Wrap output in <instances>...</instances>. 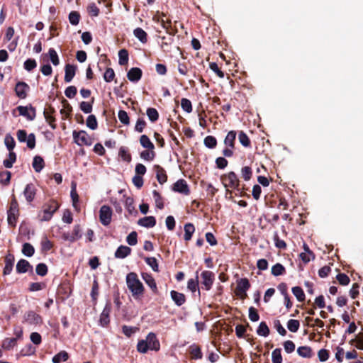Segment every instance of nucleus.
<instances>
[{
    "label": "nucleus",
    "instance_id": "473e14b6",
    "mask_svg": "<svg viewBox=\"0 0 363 363\" xmlns=\"http://www.w3.org/2000/svg\"><path fill=\"white\" fill-rule=\"evenodd\" d=\"M133 35L138 38L142 43H146L147 42V34L141 28H137L133 30Z\"/></svg>",
    "mask_w": 363,
    "mask_h": 363
},
{
    "label": "nucleus",
    "instance_id": "5701e85b",
    "mask_svg": "<svg viewBox=\"0 0 363 363\" xmlns=\"http://www.w3.org/2000/svg\"><path fill=\"white\" fill-rule=\"evenodd\" d=\"M170 296L172 301L177 306H181L186 302V296L182 293L172 290L170 292Z\"/></svg>",
    "mask_w": 363,
    "mask_h": 363
},
{
    "label": "nucleus",
    "instance_id": "bf43d9fd",
    "mask_svg": "<svg viewBox=\"0 0 363 363\" xmlns=\"http://www.w3.org/2000/svg\"><path fill=\"white\" fill-rule=\"evenodd\" d=\"M118 116L119 121L123 125H128L130 124V118L125 111L120 110L118 111Z\"/></svg>",
    "mask_w": 363,
    "mask_h": 363
},
{
    "label": "nucleus",
    "instance_id": "6e6d98bb",
    "mask_svg": "<svg viewBox=\"0 0 363 363\" xmlns=\"http://www.w3.org/2000/svg\"><path fill=\"white\" fill-rule=\"evenodd\" d=\"M125 206L130 214H133V213H137V211L134 206V201L133 198L127 197L125 201Z\"/></svg>",
    "mask_w": 363,
    "mask_h": 363
},
{
    "label": "nucleus",
    "instance_id": "b1692460",
    "mask_svg": "<svg viewBox=\"0 0 363 363\" xmlns=\"http://www.w3.org/2000/svg\"><path fill=\"white\" fill-rule=\"evenodd\" d=\"M154 169L156 172V178L160 184H163L167 180V175L166 171L161 166L156 164L154 166Z\"/></svg>",
    "mask_w": 363,
    "mask_h": 363
},
{
    "label": "nucleus",
    "instance_id": "774afa93",
    "mask_svg": "<svg viewBox=\"0 0 363 363\" xmlns=\"http://www.w3.org/2000/svg\"><path fill=\"white\" fill-rule=\"evenodd\" d=\"M118 155L123 161H125L127 162H130L131 161V155L128 152V150L125 147H121L119 150Z\"/></svg>",
    "mask_w": 363,
    "mask_h": 363
},
{
    "label": "nucleus",
    "instance_id": "6e6552de",
    "mask_svg": "<svg viewBox=\"0 0 363 363\" xmlns=\"http://www.w3.org/2000/svg\"><path fill=\"white\" fill-rule=\"evenodd\" d=\"M73 138L74 142L78 145H86L90 146L92 144L91 139L88 135L87 133L84 130H74L72 133Z\"/></svg>",
    "mask_w": 363,
    "mask_h": 363
},
{
    "label": "nucleus",
    "instance_id": "f8f14e48",
    "mask_svg": "<svg viewBox=\"0 0 363 363\" xmlns=\"http://www.w3.org/2000/svg\"><path fill=\"white\" fill-rule=\"evenodd\" d=\"M17 110L21 116L26 117L29 121H33L35 118V108L31 105L28 106H19Z\"/></svg>",
    "mask_w": 363,
    "mask_h": 363
},
{
    "label": "nucleus",
    "instance_id": "ddd939ff",
    "mask_svg": "<svg viewBox=\"0 0 363 363\" xmlns=\"http://www.w3.org/2000/svg\"><path fill=\"white\" fill-rule=\"evenodd\" d=\"M188 353L191 360L201 359L203 357V353L201 347L194 343L188 347Z\"/></svg>",
    "mask_w": 363,
    "mask_h": 363
},
{
    "label": "nucleus",
    "instance_id": "4468645a",
    "mask_svg": "<svg viewBox=\"0 0 363 363\" xmlns=\"http://www.w3.org/2000/svg\"><path fill=\"white\" fill-rule=\"evenodd\" d=\"M37 189L33 183L28 184L23 191V195L28 203H31L36 195Z\"/></svg>",
    "mask_w": 363,
    "mask_h": 363
},
{
    "label": "nucleus",
    "instance_id": "aec40b11",
    "mask_svg": "<svg viewBox=\"0 0 363 363\" xmlns=\"http://www.w3.org/2000/svg\"><path fill=\"white\" fill-rule=\"evenodd\" d=\"M28 271H33V266L28 261L24 259H21L16 264V272L18 274H23Z\"/></svg>",
    "mask_w": 363,
    "mask_h": 363
},
{
    "label": "nucleus",
    "instance_id": "4c0bfd02",
    "mask_svg": "<svg viewBox=\"0 0 363 363\" xmlns=\"http://www.w3.org/2000/svg\"><path fill=\"white\" fill-rule=\"evenodd\" d=\"M146 114L152 123H155L159 119V113L155 108H148Z\"/></svg>",
    "mask_w": 363,
    "mask_h": 363
},
{
    "label": "nucleus",
    "instance_id": "9d476101",
    "mask_svg": "<svg viewBox=\"0 0 363 363\" xmlns=\"http://www.w3.org/2000/svg\"><path fill=\"white\" fill-rule=\"evenodd\" d=\"M112 209L107 205H104L99 211V220L101 224L108 225L111 222Z\"/></svg>",
    "mask_w": 363,
    "mask_h": 363
},
{
    "label": "nucleus",
    "instance_id": "f3484780",
    "mask_svg": "<svg viewBox=\"0 0 363 363\" xmlns=\"http://www.w3.org/2000/svg\"><path fill=\"white\" fill-rule=\"evenodd\" d=\"M29 86L24 82H18L15 86L16 96L20 99H26L27 91L29 90Z\"/></svg>",
    "mask_w": 363,
    "mask_h": 363
},
{
    "label": "nucleus",
    "instance_id": "a18cd8bd",
    "mask_svg": "<svg viewBox=\"0 0 363 363\" xmlns=\"http://www.w3.org/2000/svg\"><path fill=\"white\" fill-rule=\"evenodd\" d=\"M16 160V155L14 152H9V158L4 160V165L6 168H11Z\"/></svg>",
    "mask_w": 363,
    "mask_h": 363
},
{
    "label": "nucleus",
    "instance_id": "f257e3e1",
    "mask_svg": "<svg viewBox=\"0 0 363 363\" xmlns=\"http://www.w3.org/2000/svg\"><path fill=\"white\" fill-rule=\"evenodd\" d=\"M220 181L225 188V196L233 194L232 189L240 191V181L235 172L230 171L220 176Z\"/></svg>",
    "mask_w": 363,
    "mask_h": 363
},
{
    "label": "nucleus",
    "instance_id": "09e8293b",
    "mask_svg": "<svg viewBox=\"0 0 363 363\" xmlns=\"http://www.w3.org/2000/svg\"><path fill=\"white\" fill-rule=\"evenodd\" d=\"M22 253L27 257H31L35 253V249L31 244L26 242L23 245Z\"/></svg>",
    "mask_w": 363,
    "mask_h": 363
},
{
    "label": "nucleus",
    "instance_id": "423d86ee",
    "mask_svg": "<svg viewBox=\"0 0 363 363\" xmlns=\"http://www.w3.org/2000/svg\"><path fill=\"white\" fill-rule=\"evenodd\" d=\"M250 283L247 278H242L237 281L235 293L240 299L244 300L247 297V291L250 288Z\"/></svg>",
    "mask_w": 363,
    "mask_h": 363
},
{
    "label": "nucleus",
    "instance_id": "79ce46f5",
    "mask_svg": "<svg viewBox=\"0 0 363 363\" xmlns=\"http://www.w3.org/2000/svg\"><path fill=\"white\" fill-rule=\"evenodd\" d=\"M285 273V267L280 263H277L272 267V274L275 277L282 275Z\"/></svg>",
    "mask_w": 363,
    "mask_h": 363
},
{
    "label": "nucleus",
    "instance_id": "ea45409f",
    "mask_svg": "<svg viewBox=\"0 0 363 363\" xmlns=\"http://www.w3.org/2000/svg\"><path fill=\"white\" fill-rule=\"evenodd\" d=\"M118 63L120 65H125L128 62V52L125 49H122L118 52Z\"/></svg>",
    "mask_w": 363,
    "mask_h": 363
},
{
    "label": "nucleus",
    "instance_id": "603ef678",
    "mask_svg": "<svg viewBox=\"0 0 363 363\" xmlns=\"http://www.w3.org/2000/svg\"><path fill=\"white\" fill-rule=\"evenodd\" d=\"M140 156L145 160L152 161L155 157V152H154V150H143L140 152Z\"/></svg>",
    "mask_w": 363,
    "mask_h": 363
},
{
    "label": "nucleus",
    "instance_id": "f704fd0d",
    "mask_svg": "<svg viewBox=\"0 0 363 363\" xmlns=\"http://www.w3.org/2000/svg\"><path fill=\"white\" fill-rule=\"evenodd\" d=\"M68 359L69 354L66 351L62 350L52 357V362L53 363H60L61 362H66Z\"/></svg>",
    "mask_w": 363,
    "mask_h": 363
},
{
    "label": "nucleus",
    "instance_id": "58836bf2",
    "mask_svg": "<svg viewBox=\"0 0 363 363\" xmlns=\"http://www.w3.org/2000/svg\"><path fill=\"white\" fill-rule=\"evenodd\" d=\"M239 142L245 147H249L251 145V142L247 135L241 130L238 134Z\"/></svg>",
    "mask_w": 363,
    "mask_h": 363
},
{
    "label": "nucleus",
    "instance_id": "cd10ccee",
    "mask_svg": "<svg viewBox=\"0 0 363 363\" xmlns=\"http://www.w3.org/2000/svg\"><path fill=\"white\" fill-rule=\"evenodd\" d=\"M32 165L36 172H40L45 167V161L42 157L36 155L33 157Z\"/></svg>",
    "mask_w": 363,
    "mask_h": 363
},
{
    "label": "nucleus",
    "instance_id": "680f3d73",
    "mask_svg": "<svg viewBox=\"0 0 363 363\" xmlns=\"http://www.w3.org/2000/svg\"><path fill=\"white\" fill-rule=\"evenodd\" d=\"M48 272L47 265L45 263H39L35 267V272L38 275L45 277Z\"/></svg>",
    "mask_w": 363,
    "mask_h": 363
},
{
    "label": "nucleus",
    "instance_id": "a19ab883",
    "mask_svg": "<svg viewBox=\"0 0 363 363\" xmlns=\"http://www.w3.org/2000/svg\"><path fill=\"white\" fill-rule=\"evenodd\" d=\"M291 291L298 301L301 302L305 300L306 296L301 287L294 286L292 288Z\"/></svg>",
    "mask_w": 363,
    "mask_h": 363
},
{
    "label": "nucleus",
    "instance_id": "8fccbe9b",
    "mask_svg": "<svg viewBox=\"0 0 363 363\" xmlns=\"http://www.w3.org/2000/svg\"><path fill=\"white\" fill-rule=\"evenodd\" d=\"M252 177V170L250 167L245 166L241 169V177L245 181H249Z\"/></svg>",
    "mask_w": 363,
    "mask_h": 363
},
{
    "label": "nucleus",
    "instance_id": "e433bc0d",
    "mask_svg": "<svg viewBox=\"0 0 363 363\" xmlns=\"http://www.w3.org/2000/svg\"><path fill=\"white\" fill-rule=\"evenodd\" d=\"M270 330L267 323L261 322L257 329V333L259 336L267 337L269 335Z\"/></svg>",
    "mask_w": 363,
    "mask_h": 363
},
{
    "label": "nucleus",
    "instance_id": "0eeeda50",
    "mask_svg": "<svg viewBox=\"0 0 363 363\" xmlns=\"http://www.w3.org/2000/svg\"><path fill=\"white\" fill-rule=\"evenodd\" d=\"M23 322L28 325H40L43 323V318L34 311H28L25 313Z\"/></svg>",
    "mask_w": 363,
    "mask_h": 363
},
{
    "label": "nucleus",
    "instance_id": "c9c22d12",
    "mask_svg": "<svg viewBox=\"0 0 363 363\" xmlns=\"http://www.w3.org/2000/svg\"><path fill=\"white\" fill-rule=\"evenodd\" d=\"M140 145L147 150H154L155 145L146 135H142L140 138Z\"/></svg>",
    "mask_w": 363,
    "mask_h": 363
},
{
    "label": "nucleus",
    "instance_id": "393cba45",
    "mask_svg": "<svg viewBox=\"0 0 363 363\" xmlns=\"http://www.w3.org/2000/svg\"><path fill=\"white\" fill-rule=\"evenodd\" d=\"M131 248L125 246V245H121L118 247V249L116 250L114 256L116 258L118 259H124L131 253Z\"/></svg>",
    "mask_w": 363,
    "mask_h": 363
},
{
    "label": "nucleus",
    "instance_id": "a878e982",
    "mask_svg": "<svg viewBox=\"0 0 363 363\" xmlns=\"http://www.w3.org/2000/svg\"><path fill=\"white\" fill-rule=\"evenodd\" d=\"M138 224L148 228H152L156 225V219L154 216H146L139 219Z\"/></svg>",
    "mask_w": 363,
    "mask_h": 363
},
{
    "label": "nucleus",
    "instance_id": "c03bdc74",
    "mask_svg": "<svg viewBox=\"0 0 363 363\" xmlns=\"http://www.w3.org/2000/svg\"><path fill=\"white\" fill-rule=\"evenodd\" d=\"M11 178V173L9 171H3L0 172V183L4 185H9Z\"/></svg>",
    "mask_w": 363,
    "mask_h": 363
},
{
    "label": "nucleus",
    "instance_id": "0e129e2a",
    "mask_svg": "<svg viewBox=\"0 0 363 363\" xmlns=\"http://www.w3.org/2000/svg\"><path fill=\"white\" fill-rule=\"evenodd\" d=\"M86 125L91 130H96L98 127L96 118L94 115H89L86 119Z\"/></svg>",
    "mask_w": 363,
    "mask_h": 363
},
{
    "label": "nucleus",
    "instance_id": "6ab92c4d",
    "mask_svg": "<svg viewBox=\"0 0 363 363\" xmlns=\"http://www.w3.org/2000/svg\"><path fill=\"white\" fill-rule=\"evenodd\" d=\"M14 260H15L14 256H13V255L11 254V253H9L8 255H6L5 256V258H4L5 266L3 269V275L4 276L9 275L11 273V272L13 270V267Z\"/></svg>",
    "mask_w": 363,
    "mask_h": 363
},
{
    "label": "nucleus",
    "instance_id": "13d9d810",
    "mask_svg": "<svg viewBox=\"0 0 363 363\" xmlns=\"http://www.w3.org/2000/svg\"><path fill=\"white\" fill-rule=\"evenodd\" d=\"M300 327V323L298 320L290 319L287 322V328L292 333H296Z\"/></svg>",
    "mask_w": 363,
    "mask_h": 363
},
{
    "label": "nucleus",
    "instance_id": "2eb2a0df",
    "mask_svg": "<svg viewBox=\"0 0 363 363\" xmlns=\"http://www.w3.org/2000/svg\"><path fill=\"white\" fill-rule=\"evenodd\" d=\"M172 190L184 195H189L190 190L186 182L184 179H179L174 184Z\"/></svg>",
    "mask_w": 363,
    "mask_h": 363
},
{
    "label": "nucleus",
    "instance_id": "1a4fd4ad",
    "mask_svg": "<svg viewBox=\"0 0 363 363\" xmlns=\"http://www.w3.org/2000/svg\"><path fill=\"white\" fill-rule=\"evenodd\" d=\"M201 288L206 291H209L215 281V274L211 271L205 270L201 274Z\"/></svg>",
    "mask_w": 363,
    "mask_h": 363
},
{
    "label": "nucleus",
    "instance_id": "7c9ffc66",
    "mask_svg": "<svg viewBox=\"0 0 363 363\" xmlns=\"http://www.w3.org/2000/svg\"><path fill=\"white\" fill-rule=\"evenodd\" d=\"M196 276L195 279H190L188 281L187 283V288L191 291V292H196L198 291L199 295H200V290L199 288V276H198V271L196 272Z\"/></svg>",
    "mask_w": 363,
    "mask_h": 363
},
{
    "label": "nucleus",
    "instance_id": "052dcab7",
    "mask_svg": "<svg viewBox=\"0 0 363 363\" xmlns=\"http://www.w3.org/2000/svg\"><path fill=\"white\" fill-rule=\"evenodd\" d=\"M356 343L355 346L359 350H363V333H359L354 339L350 340V343L353 345Z\"/></svg>",
    "mask_w": 363,
    "mask_h": 363
},
{
    "label": "nucleus",
    "instance_id": "39448f33",
    "mask_svg": "<svg viewBox=\"0 0 363 363\" xmlns=\"http://www.w3.org/2000/svg\"><path fill=\"white\" fill-rule=\"evenodd\" d=\"M60 208V204L54 199L49 200L47 203H45L43 206V216L41 218L42 221H48L50 220L54 213L58 210Z\"/></svg>",
    "mask_w": 363,
    "mask_h": 363
},
{
    "label": "nucleus",
    "instance_id": "49530a36",
    "mask_svg": "<svg viewBox=\"0 0 363 363\" xmlns=\"http://www.w3.org/2000/svg\"><path fill=\"white\" fill-rule=\"evenodd\" d=\"M272 363H282L281 349L276 348L272 352Z\"/></svg>",
    "mask_w": 363,
    "mask_h": 363
},
{
    "label": "nucleus",
    "instance_id": "2f4dec72",
    "mask_svg": "<svg viewBox=\"0 0 363 363\" xmlns=\"http://www.w3.org/2000/svg\"><path fill=\"white\" fill-rule=\"evenodd\" d=\"M174 36H172L169 35V36H162L161 37V48L163 50L164 52H169L171 45L174 42Z\"/></svg>",
    "mask_w": 363,
    "mask_h": 363
},
{
    "label": "nucleus",
    "instance_id": "a211bd4d",
    "mask_svg": "<svg viewBox=\"0 0 363 363\" xmlns=\"http://www.w3.org/2000/svg\"><path fill=\"white\" fill-rule=\"evenodd\" d=\"M162 17H159L157 18V21L161 23V26L163 28L165 29L167 33L169 35H171L172 36H174L177 33V29H174L172 27V22L169 19L164 20L163 17H165L166 15L162 13Z\"/></svg>",
    "mask_w": 363,
    "mask_h": 363
},
{
    "label": "nucleus",
    "instance_id": "69168bd1",
    "mask_svg": "<svg viewBox=\"0 0 363 363\" xmlns=\"http://www.w3.org/2000/svg\"><path fill=\"white\" fill-rule=\"evenodd\" d=\"M40 245H41V250L43 252H48L53 247L52 242L50 240H48V238L47 237H45L42 240Z\"/></svg>",
    "mask_w": 363,
    "mask_h": 363
},
{
    "label": "nucleus",
    "instance_id": "864d4df0",
    "mask_svg": "<svg viewBox=\"0 0 363 363\" xmlns=\"http://www.w3.org/2000/svg\"><path fill=\"white\" fill-rule=\"evenodd\" d=\"M17 338H6L3 340L2 347L5 350L12 349L16 344Z\"/></svg>",
    "mask_w": 363,
    "mask_h": 363
},
{
    "label": "nucleus",
    "instance_id": "c756f323",
    "mask_svg": "<svg viewBox=\"0 0 363 363\" xmlns=\"http://www.w3.org/2000/svg\"><path fill=\"white\" fill-rule=\"evenodd\" d=\"M184 239L186 241H189L190 240H191L192 235L195 232V227H194V224H192L191 223H186L184 225Z\"/></svg>",
    "mask_w": 363,
    "mask_h": 363
},
{
    "label": "nucleus",
    "instance_id": "4d7b16f0",
    "mask_svg": "<svg viewBox=\"0 0 363 363\" xmlns=\"http://www.w3.org/2000/svg\"><path fill=\"white\" fill-rule=\"evenodd\" d=\"M152 194L155 199L156 207L159 209L164 208V202L160 194L157 191L154 190L152 191Z\"/></svg>",
    "mask_w": 363,
    "mask_h": 363
},
{
    "label": "nucleus",
    "instance_id": "5fc2aeb1",
    "mask_svg": "<svg viewBox=\"0 0 363 363\" xmlns=\"http://www.w3.org/2000/svg\"><path fill=\"white\" fill-rule=\"evenodd\" d=\"M145 261L154 272H158L160 271L157 260L155 257H145Z\"/></svg>",
    "mask_w": 363,
    "mask_h": 363
},
{
    "label": "nucleus",
    "instance_id": "9b49d317",
    "mask_svg": "<svg viewBox=\"0 0 363 363\" xmlns=\"http://www.w3.org/2000/svg\"><path fill=\"white\" fill-rule=\"evenodd\" d=\"M81 231H82V229H81L80 225H75L74 226L72 233H64L62 235V238L65 241L74 242V241H76L82 238Z\"/></svg>",
    "mask_w": 363,
    "mask_h": 363
},
{
    "label": "nucleus",
    "instance_id": "338daca9",
    "mask_svg": "<svg viewBox=\"0 0 363 363\" xmlns=\"http://www.w3.org/2000/svg\"><path fill=\"white\" fill-rule=\"evenodd\" d=\"M104 79L106 82H111L115 78V72L112 68H106L105 72L104 73Z\"/></svg>",
    "mask_w": 363,
    "mask_h": 363
},
{
    "label": "nucleus",
    "instance_id": "37998d69",
    "mask_svg": "<svg viewBox=\"0 0 363 363\" xmlns=\"http://www.w3.org/2000/svg\"><path fill=\"white\" fill-rule=\"evenodd\" d=\"M206 147L210 149H213L217 146V140L214 136L208 135L203 140Z\"/></svg>",
    "mask_w": 363,
    "mask_h": 363
},
{
    "label": "nucleus",
    "instance_id": "bb28decb",
    "mask_svg": "<svg viewBox=\"0 0 363 363\" xmlns=\"http://www.w3.org/2000/svg\"><path fill=\"white\" fill-rule=\"evenodd\" d=\"M77 67L75 65H72L70 64H67L65 65V82H69L74 78L75 75Z\"/></svg>",
    "mask_w": 363,
    "mask_h": 363
},
{
    "label": "nucleus",
    "instance_id": "e2e57ef3",
    "mask_svg": "<svg viewBox=\"0 0 363 363\" xmlns=\"http://www.w3.org/2000/svg\"><path fill=\"white\" fill-rule=\"evenodd\" d=\"M80 18V14L77 11H72L69 14V23L73 26H77L79 24Z\"/></svg>",
    "mask_w": 363,
    "mask_h": 363
},
{
    "label": "nucleus",
    "instance_id": "dca6fc26",
    "mask_svg": "<svg viewBox=\"0 0 363 363\" xmlns=\"http://www.w3.org/2000/svg\"><path fill=\"white\" fill-rule=\"evenodd\" d=\"M145 340L150 350L158 351L160 350V344L155 333H150L147 335Z\"/></svg>",
    "mask_w": 363,
    "mask_h": 363
},
{
    "label": "nucleus",
    "instance_id": "c85d7f7f",
    "mask_svg": "<svg viewBox=\"0 0 363 363\" xmlns=\"http://www.w3.org/2000/svg\"><path fill=\"white\" fill-rule=\"evenodd\" d=\"M298 354L303 358H311L313 356V351L309 346H301L297 349Z\"/></svg>",
    "mask_w": 363,
    "mask_h": 363
},
{
    "label": "nucleus",
    "instance_id": "de8ad7c7",
    "mask_svg": "<svg viewBox=\"0 0 363 363\" xmlns=\"http://www.w3.org/2000/svg\"><path fill=\"white\" fill-rule=\"evenodd\" d=\"M146 126H147V123H146L145 120L144 119V118L140 117V118H138L135 125V128H134V130L135 132L143 133L144 129L146 128Z\"/></svg>",
    "mask_w": 363,
    "mask_h": 363
},
{
    "label": "nucleus",
    "instance_id": "f03ea898",
    "mask_svg": "<svg viewBox=\"0 0 363 363\" xmlns=\"http://www.w3.org/2000/svg\"><path fill=\"white\" fill-rule=\"evenodd\" d=\"M126 283L128 289L131 291L134 298H136L143 295L145 288L136 273H128L126 276Z\"/></svg>",
    "mask_w": 363,
    "mask_h": 363
},
{
    "label": "nucleus",
    "instance_id": "7ed1b4c3",
    "mask_svg": "<svg viewBox=\"0 0 363 363\" xmlns=\"http://www.w3.org/2000/svg\"><path fill=\"white\" fill-rule=\"evenodd\" d=\"M19 206L14 194L11 195L9 208L7 211L8 224L11 227H16L19 216Z\"/></svg>",
    "mask_w": 363,
    "mask_h": 363
},
{
    "label": "nucleus",
    "instance_id": "3c124183",
    "mask_svg": "<svg viewBox=\"0 0 363 363\" xmlns=\"http://www.w3.org/2000/svg\"><path fill=\"white\" fill-rule=\"evenodd\" d=\"M94 98L91 99V102L87 101H82L80 103V109L84 113H90L92 111V104L94 103Z\"/></svg>",
    "mask_w": 363,
    "mask_h": 363
},
{
    "label": "nucleus",
    "instance_id": "412c9836",
    "mask_svg": "<svg viewBox=\"0 0 363 363\" xmlns=\"http://www.w3.org/2000/svg\"><path fill=\"white\" fill-rule=\"evenodd\" d=\"M141 275H142L143 279L150 286V288L151 289L152 292L154 294H157L158 289H157V284H156L155 280L153 278V277L150 274H148L146 272L142 273Z\"/></svg>",
    "mask_w": 363,
    "mask_h": 363
},
{
    "label": "nucleus",
    "instance_id": "72a5a7b5",
    "mask_svg": "<svg viewBox=\"0 0 363 363\" xmlns=\"http://www.w3.org/2000/svg\"><path fill=\"white\" fill-rule=\"evenodd\" d=\"M70 196H71V198H72L73 207L77 211H79V208H78V205H77V203L79 201V195H78L77 189H76V184L74 183H73V182L72 184V189H71Z\"/></svg>",
    "mask_w": 363,
    "mask_h": 363
},
{
    "label": "nucleus",
    "instance_id": "20e7f679",
    "mask_svg": "<svg viewBox=\"0 0 363 363\" xmlns=\"http://www.w3.org/2000/svg\"><path fill=\"white\" fill-rule=\"evenodd\" d=\"M236 136L237 133L235 130H230L224 139V144L225 147L222 151L223 156L226 157H231L234 155Z\"/></svg>",
    "mask_w": 363,
    "mask_h": 363
},
{
    "label": "nucleus",
    "instance_id": "4be33fe9",
    "mask_svg": "<svg viewBox=\"0 0 363 363\" xmlns=\"http://www.w3.org/2000/svg\"><path fill=\"white\" fill-rule=\"evenodd\" d=\"M143 75L141 69L138 67L131 68L127 73V78L132 82H138Z\"/></svg>",
    "mask_w": 363,
    "mask_h": 363
}]
</instances>
